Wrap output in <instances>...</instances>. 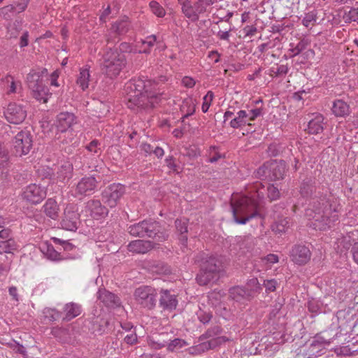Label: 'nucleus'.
Segmentation results:
<instances>
[{"label":"nucleus","mask_w":358,"mask_h":358,"mask_svg":"<svg viewBox=\"0 0 358 358\" xmlns=\"http://www.w3.org/2000/svg\"><path fill=\"white\" fill-rule=\"evenodd\" d=\"M320 187L316 186V179L313 176H306L301 181L299 193L303 198L310 199V208L306 215L315 229L325 230L331 227L338 220L337 201L332 196L321 193Z\"/></svg>","instance_id":"f257e3e1"},{"label":"nucleus","mask_w":358,"mask_h":358,"mask_svg":"<svg viewBox=\"0 0 358 358\" xmlns=\"http://www.w3.org/2000/svg\"><path fill=\"white\" fill-rule=\"evenodd\" d=\"M151 80L142 78L131 79L126 85L127 105L131 110L150 109L160 100L162 94L150 89Z\"/></svg>","instance_id":"f03ea898"},{"label":"nucleus","mask_w":358,"mask_h":358,"mask_svg":"<svg viewBox=\"0 0 358 358\" xmlns=\"http://www.w3.org/2000/svg\"><path fill=\"white\" fill-rule=\"evenodd\" d=\"M261 183L256 184L249 195L241 196L231 204L232 213L235 222L245 224L251 219L261 217L259 213L260 201L264 199V188L259 187Z\"/></svg>","instance_id":"7ed1b4c3"},{"label":"nucleus","mask_w":358,"mask_h":358,"mask_svg":"<svg viewBox=\"0 0 358 358\" xmlns=\"http://www.w3.org/2000/svg\"><path fill=\"white\" fill-rule=\"evenodd\" d=\"M194 261L199 267L195 280L200 286L213 284L222 275L224 271L223 262L217 256L200 252L195 255Z\"/></svg>","instance_id":"20e7f679"},{"label":"nucleus","mask_w":358,"mask_h":358,"mask_svg":"<svg viewBox=\"0 0 358 358\" xmlns=\"http://www.w3.org/2000/svg\"><path fill=\"white\" fill-rule=\"evenodd\" d=\"M128 233L134 237L150 238L157 242H164L169 237L166 230L159 222L146 219L128 227Z\"/></svg>","instance_id":"39448f33"},{"label":"nucleus","mask_w":358,"mask_h":358,"mask_svg":"<svg viewBox=\"0 0 358 358\" xmlns=\"http://www.w3.org/2000/svg\"><path fill=\"white\" fill-rule=\"evenodd\" d=\"M103 61L101 64L102 73L110 78L117 76L126 64L124 54L109 48L103 57Z\"/></svg>","instance_id":"423d86ee"},{"label":"nucleus","mask_w":358,"mask_h":358,"mask_svg":"<svg viewBox=\"0 0 358 358\" xmlns=\"http://www.w3.org/2000/svg\"><path fill=\"white\" fill-rule=\"evenodd\" d=\"M78 123V117L73 113L61 112L57 117L55 120V126L57 128L56 138L61 141L62 143L67 144L71 141L68 139H62V134L71 133L73 127ZM72 135V134H71Z\"/></svg>","instance_id":"0eeeda50"},{"label":"nucleus","mask_w":358,"mask_h":358,"mask_svg":"<svg viewBox=\"0 0 358 358\" xmlns=\"http://www.w3.org/2000/svg\"><path fill=\"white\" fill-rule=\"evenodd\" d=\"M28 87L31 91V94L36 100L46 103L51 93H49L48 87L43 84L42 78H40L39 72L32 70L27 76Z\"/></svg>","instance_id":"6e6552de"},{"label":"nucleus","mask_w":358,"mask_h":358,"mask_svg":"<svg viewBox=\"0 0 358 358\" xmlns=\"http://www.w3.org/2000/svg\"><path fill=\"white\" fill-rule=\"evenodd\" d=\"M157 290L151 286H141L136 289L134 297L143 308L153 309L157 304Z\"/></svg>","instance_id":"1a4fd4ad"},{"label":"nucleus","mask_w":358,"mask_h":358,"mask_svg":"<svg viewBox=\"0 0 358 358\" xmlns=\"http://www.w3.org/2000/svg\"><path fill=\"white\" fill-rule=\"evenodd\" d=\"M101 179L99 176H96L95 175L82 178L75 187L73 196L81 199L83 196L93 194L96 190Z\"/></svg>","instance_id":"9d476101"},{"label":"nucleus","mask_w":358,"mask_h":358,"mask_svg":"<svg viewBox=\"0 0 358 358\" xmlns=\"http://www.w3.org/2000/svg\"><path fill=\"white\" fill-rule=\"evenodd\" d=\"M178 3L185 16L194 22L199 20V15L204 13L208 6L206 0H197L193 4L189 0H178Z\"/></svg>","instance_id":"9b49d317"},{"label":"nucleus","mask_w":358,"mask_h":358,"mask_svg":"<svg viewBox=\"0 0 358 358\" xmlns=\"http://www.w3.org/2000/svg\"><path fill=\"white\" fill-rule=\"evenodd\" d=\"M32 135L29 131H20L13 140V152L16 156L27 155L32 148Z\"/></svg>","instance_id":"f8f14e48"},{"label":"nucleus","mask_w":358,"mask_h":358,"mask_svg":"<svg viewBox=\"0 0 358 358\" xmlns=\"http://www.w3.org/2000/svg\"><path fill=\"white\" fill-rule=\"evenodd\" d=\"M124 185L120 183H113L108 185L102 192L103 201L109 207H115L120 199L125 194Z\"/></svg>","instance_id":"ddd939ff"},{"label":"nucleus","mask_w":358,"mask_h":358,"mask_svg":"<svg viewBox=\"0 0 358 358\" xmlns=\"http://www.w3.org/2000/svg\"><path fill=\"white\" fill-rule=\"evenodd\" d=\"M109 324L108 319L101 314L92 313L85 320V327L94 334L101 335L106 332Z\"/></svg>","instance_id":"4468645a"},{"label":"nucleus","mask_w":358,"mask_h":358,"mask_svg":"<svg viewBox=\"0 0 358 358\" xmlns=\"http://www.w3.org/2000/svg\"><path fill=\"white\" fill-rule=\"evenodd\" d=\"M73 176V167L72 163L70 162H64L59 166H58L56 173H53L51 169H47V173L45 177L53 176V180L57 182H60L66 185Z\"/></svg>","instance_id":"2eb2a0df"},{"label":"nucleus","mask_w":358,"mask_h":358,"mask_svg":"<svg viewBox=\"0 0 358 358\" xmlns=\"http://www.w3.org/2000/svg\"><path fill=\"white\" fill-rule=\"evenodd\" d=\"M80 224V214L74 209L73 206H67L64 209L62 227L66 230L76 231Z\"/></svg>","instance_id":"dca6fc26"},{"label":"nucleus","mask_w":358,"mask_h":358,"mask_svg":"<svg viewBox=\"0 0 358 358\" xmlns=\"http://www.w3.org/2000/svg\"><path fill=\"white\" fill-rule=\"evenodd\" d=\"M22 197L31 203L37 204L46 197V191L36 184H31L24 189Z\"/></svg>","instance_id":"f3484780"},{"label":"nucleus","mask_w":358,"mask_h":358,"mask_svg":"<svg viewBox=\"0 0 358 358\" xmlns=\"http://www.w3.org/2000/svg\"><path fill=\"white\" fill-rule=\"evenodd\" d=\"M4 115L10 123L20 124L22 123L27 116V112L20 105L15 103H10L8 104Z\"/></svg>","instance_id":"a211bd4d"},{"label":"nucleus","mask_w":358,"mask_h":358,"mask_svg":"<svg viewBox=\"0 0 358 358\" xmlns=\"http://www.w3.org/2000/svg\"><path fill=\"white\" fill-rule=\"evenodd\" d=\"M292 261L299 265H304L310 259L311 252L304 245H295L290 251Z\"/></svg>","instance_id":"6ab92c4d"},{"label":"nucleus","mask_w":358,"mask_h":358,"mask_svg":"<svg viewBox=\"0 0 358 358\" xmlns=\"http://www.w3.org/2000/svg\"><path fill=\"white\" fill-rule=\"evenodd\" d=\"M85 208L90 216L96 220L105 217L108 214V208L98 199H90L85 204Z\"/></svg>","instance_id":"aec40b11"},{"label":"nucleus","mask_w":358,"mask_h":358,"mask_svg":"<svg viewBox=\"0 0 358 358\" xmlns=\"http://www.w3.org/2000/svg\"><path fill=\"white\" fill-rule=\"evenodd\" d=\"M159 306L164 310L172 311L178 305V299L175 294H172L168 289H162L159 291Z\"/></svg>","instance_id":"412c9836"},{"label":"nucleus","mask_w":358,"mask_h":358,"mask_svg":"<svg viewBox=\"0 0 358 358\" xmlns=\"http://www.w3.org/2000/svg\"><path fill=\"white\" fill-rule=\"evenodd\" d=\"M157 245L158 244L155 242L138 239L131 241L127 248L130 252L145 254L157 248Z\"/></svg>","instance_id":"4be33fe9"},{"label":"nucleus","mask_w":358,"mask_h":358,"mask_svg":"<svg viewBox=\"0 0 358 358\" xmlns=\"http://www.w3.org/2000/svg\"><path fill=\"white\" fill-rule=\"evenodd\" d=\"M268 178L271 180H280L284 178L286 163L283 160L279 162L277 161L268 162Z\"/></svg>","instance_id":"5701e85b"},{"label":"nucleus","mask_w":358,"mask_h":358,"mask_svg":"<svg viewBox=\"0 0 358 358\" xmlns=\"http://www.w3.org/2000/svg\"><path fill=\"white\" fill-rule=\"evenodd\" d=\"M97 299L102 302L104 306L109 308L119 307L121 304L120 298L106 289H99Z\"/></svg>","instance_id":"b1692460"},{"label":"nucleus","mask_w":358,"mask_h":358,"mask_svg":"<svg viewBox=\"0 0 358 358\" xmlns=\"http://www.w3.org/2000/svg\"><path fill=\"white\" fill-rule=\"evenodd\" d=\"M188 220L186 218H177L175 220L176 233L180 244L187 248L188 240Z\"/></svg>","instance_id":"393cba45"},{"label":"nucleus","mask_w":358,"mask_h":358,"mask_svg":"<svg viewBox=\"0 0 358 358\" xmlns=\"http://www.w3.org/2000/svg\"><path fill=\"white\" fill-rule=\"evenodd\" d=\"M41 251L50 259L53 261H59L62 260L64 258L61 256V252L59 250H61V248L57 247L56 250L54 246L49 243L48 241H45L42 243L40 245Z\"/></svg>","instance_id":"a878e982"},{"label":"nucleus","mask_w":358,"mask_h":358,"mask_svg":"<svg viewBox=\"0 0 358 358\" xmlns=\"http://www.w3.org/2000/svg\"><path fill=\"white\" fill-rule=\"evenodd\" d=\"M173 338L171 332H162L152 336L150 341L152 348L161 349L165 346L168 347L169 341Z\"/></svg>","instance_id":"bb28decb"},{"label":"nucleus","mask_w":358,"mask_h":358,"mask_svg":"<svg viewBox=\"0 0 358 358\" xmlns=\"http://www.w3.org/2000/svg\"><path fill=\"white\" fill-rule=\"evenodd\" d=\"M17 250V245L14 239L8 238L6 241H0V254L6 253V258L12 262L14 254L13 252Z\"/></svg>","instance_id":"cd10ccee"},{"label":"nucleus","mask_w":358,"mask_h":358,"mask_svg":"<svg viewBox=\"0 0 358 358\" xmlns=\"http://www.w3.org/2000/svg\"><path fill=\"white\" fill-rule=\"evenodd\" d=\"M324 117L322 115H317L310 120L308 124V131L311 134H320L324 130Z\"/></svg>","instance_id":"c85d7f7f"},{"label":"nucleus","mask_w":358,"mask_h":358,"mask_svg":"<svg viewBox=\"0 0 358 358\" xmlns=\"http://www.w3.org/2000/svg\"><path fill=\"white\" fill-rule=\"evenodd\" d=\"M45 214L52 220H57L59 217V206L53 199H48L43 206Z\"/></svg>","instance_id":"c756f323"},{"label":"nucleus","mask_w":358,"mask_h":358,"mask_svg":"<svg viewBox=\"0 0 358 358\" xmlns=\"http://www.w3.org/2000/svg\"><path fill=\"white\" fill-rule=\"evenodd\" d=\"M331 110L336 117H345L350 113L349 105L342 99L335 100Z\"/></svg>","instance_id":"7c9ffc66"},{"label":"nucleus","mask_w":358,"mask_h":358,"mask_svg":"<svg viewBox=\"0 0 358 358\" xmlns=\"http://www.w3.org/2000/svg\"><path fill=\"white\" fill-rule=\"evenodd\" d=\"M64 310L66 313L64 319L69 321L80 314L81 306L78 303L71 302L65 305Z\"/></svg>","instance_id":"2f4dec72"},{"label":"nucleus","mask_w":358,"mask_h":358,"mask_svg":"<svg viewBox=\"0 0 358 358\" xmlns=\"http://www.w3.org/2000/svg\"><path fill=\"white\" fill-rule=\"evenodd\" d=\"M323 350L322 343L319 341H314L308 349L303 352L304 356L308 358H315L321 355Z\"/></svg>","instance_id":"473e14b6"},{"label":"nucleus","mask_w":358,"mask_h":358,"mask_svg":"<svg viewBox=\"0 0 358 358\" xmlns=\"http://www.w3.org/2000/svg\"><path fill=\"white\" fill-rule=\"evenodd\" d=\"M343 20L345 23L356 22L358 24V7H347L345 8Z\"/></svg>","instance_id":"72a5a7b5"},{"label":"nucleus","mask_w":358,"mask_h":358,"mask_svg":"<svg viewBox=\"0 0 358 358\" xmlns=\"http://www.w3.org/2000/svg\"><path fill=\"white\" fill-rule=\"evenodd\" d=\"M248 114L245 110H239L237 113V116L232 119L230 122V126L232 128L237 129L247 124V117Z\"/></svg>","instance_id":"f704fd0d"},{"label":"nucleus","mask_w":358,"mask_h":358,"mask_svg":"<svg viewBox=\"0 0 358 358\" xmlns=\"http://www.w3.org/2000/svg\"><path fill=\"white\" fill-rule=\"evenodd\" d=\"M130 28V23L127 17L124 20L115 22L111 27V29L118 35L125 34L128 32Z\"/></svg>","instance_id":"c9c22d12"},{"label":"nucleus","mask_w":358,"mask_h":358,"mask_svg":"<svg viewBox=\"0 0 358 358\" xmlns=\"http://www.w3.org/2000/svg\"><path fill=\"white\" fill-rule=\"evenodd\" d=\"M245 287L248 291V294H250V297H253L255 294L260 293L262 289L257 278L250 279L247 282Z\"/></svg>","instance_id":"e433bc0d"},{"label":"nucleus","mask_w":358,"mask_h":358,"mask_svg":"<svg viewBox=\"0 0 358 358\" xmlns=\"http://www.w3.org/2000/svg\"><path fill=\"white\" fill-rule=\"evenodd\" d=\"M245 287H234L229 289L230 296L236 301H239L241 299L250 298V294H248Z\"/></svg>","instance_id":"4c0bfd02"},{"label":"nucleus","mask_w":358,"mask_h":358,"mask_svg":"<svg viewBox=\"0 0 358 358\" xmlns=\"http://www.w3.org/2000/svg\"><path fill=\"white\" fill-rule=\"evenodd\" d=\"M90 71L87 69H80L79 76L77 78V84L82 88L83 90L87 89L89 86L90 81Z\"/></svg>","instance_id":"58836bf2"},{"label":"nucleus","mask_w":358,"mask_h":358,"mask_svg":"<svg viewBox=\"0 0 358 358\" xmlns=\"http://www.w3.org/2000/svg\"><path fill=\"white\" fill-rule=\"evenodd\" d=\"M181 110L182 112H186V113L182 117V121L184 122L185 118H187L189 116L194 113L195 104L192 99H185L181 106Z\"/></svg>","instance_id":"ea45409f"},{"label":"nucleus","mask_w":358,"mask_h":358,"mask_svg":"<svg viewBox=\"0 0 358 358\" xmlns=\"http://www.w3.org/2000/svg\"><path fill=\"white\" fill-rule=\"evenodd\" d=\"M285 150V145L282 143H273L269 145L266 151L270 157L280 155Z\"/></svg>","instance_id":"a19ab883"},{"label":"nucleus","mask_w":358,"mask_h":358,"mask_svg":"<svg viewBox=\"0 0 358 358\" xmlns=\"http://www.w3.org/2000/svg\"><path fill=\"white\" fill-rule=\"evenodd\" d=\"M230 339L226 336H217L205 342L208 350L215 349L222 343L229 341Z\"/></svg>","instance_id":"79ce46f5"},{"label":"nucleus","mask_w":358,"mask_h":358,"mask_svg":"<svg viewBox=\"0 0 358 358\" xmlns=\"http://www.w3.org/2000/svg\"><path fill=\"white\" fill-rule=\"evenodd\" d=\"M187 345V342L181 338L171 339L167 347L169 351H176L181 349L182 347Z\"/></svg>","instance_id":"37998d69"},{"label":"nucleus","mask_w":358,"mask_h":358,"mask_svg":"<svg viewBox=\"0 0 358 358\" xmlns=\"http://www.w3.org/2000/svg\"><path fill=\"white\" fill-rule=\"evenodd\" d=\"M222 331V329L220 326L215 325L209 329L200 336V339H206V338H213L214 336L220 335Z\"/></svg>","instance_id":"c03bdc74"},{"label":"nucleus","mask_w":358,"mask_h":358,"mask_svg":"<svg viewBox=\"0 0 358 358\" xmlns=\"http://www.w3.org/2000/svg\"><path fill=\"white\" fill-rule=\"evenodd\" d=\"M150 7L152 12L159 17H162L166 14L164 8L157 1H150Z\"/></svg>","instance_id":"a18cd8bd"},{"label":"nucleus","mask_w":358,"mask_h":358,"mask_svg":"<svg viewBox=\"0 0 358 358\" xmlns=\"http://www.w3.org/2000/svg\"><path fill=\"white\" fill-rule=\"evenodd\" d=\"M15 10V7L12 4L8 5L0 8V16L6 20L12 18L13 13Z\"/></svg>","instance_id":"49530a36"},{"label":"nucleus","mask_w":358,"mask_h":358,"mask_svg":"<svg viewBox=\"0 0 358 358\" xmlns=\"http://www.w3.org/2000/svg\"><path fill=\"white\" fill-rule=\"evenodd\" d=\"M7 345L10 349L14 350L16 353H18V354H20L21 355H22L23 357H24V358L27 357V353L25 348L22 345L20 344L19 343H17L16 341H13L10 343H8Z\"/></svg>","instance_id":"de8ad7c7"},{"label":"nucleus","mask_w":358,"mask_h":358,"mask_svg":"<svg viewBox=\"0 0 358 358\" xmlns=\"http://www.w3.org/2000/svg\"><path fill=\"white\" fill-rule=\"evenodd\" d=\"M280 191L274 185L269 184L267 187V196L271 201L276 200L280 198Z\"/></svg>","instance_id":"09e8293b"},{"label":"nucleus","mask_w":358,"mask_h":358,"mask_svg":"<svg viewBox=\"0 0 358 358\" xmlns=\"http://www.w3.org/2000/svg\"><path fill=\"white\" fill-rule=\"evenodd\" d=\"M271 75L275 77L285 76L288 73V67L287 65H280L276 68L272 67L270 69Z\"/></svg>","instance_id":"8fccbe9b"},{"label":"nucleus","mask_w":358,"mask_h":358,"mask_svg":"<svg viewBox=\"0 0 358 358\" xmlns=\"http://www.w3.org/2000/svg\"><path fill=\"white\" fill-rule=\"evenodd\" d=\"M253 240L250 237H245L240 244V248L243 250V252H250L253 249Z\"/></svg>","instance_id":"3c124183"},{"label":"nucleus","mask_w":358,"mask_h":358,"mask_svg":"<svg viewBox=\"0 0 358 358\" xmlns=\"http://www.w3.org/2000/svg\"><path fill=\"white\" fill-rule=\"evenodd\" d=\"M196 315L199 320L203 324L208 323L210 321L211 318L213 317V315L211 313L205 312L201 309H200L197 312Z\"/></svg>","instance_id":"603ef678"},{"label":"nucleus","mask_w":358,"mask_h":358,"mask_svg":"<svg viewBox=\"0 0 358 358\" xmlns=\"http://www.w3.org/2000/svg\"><path fill=\"white\" fill-rule=\"evenodd\" d=\"M308 308L310 312L317 313L321 312L322 305L318 301L312 299L308 302Z\"/></svg>","instance_id":"864d4df0"},{"label":"nucleus","mask_w":358,"mask_h":358,"mask_svg":"<svg viewBox=\"0 0 358 358\" xmlns=\"http://www.w3.org/2000/svg\"><path fill=\"white\" fill-rule=\"evenodd\" d=\"M255 176L257 178L266 177L268 178V162L264 163L262 166H260L256 171Z\"/></svg>","instance_id":"5fc2aeb1"},{"label":"nucleus","mask_w":358,"mask_h":358,"mask_svg":"<svg viewBox=\"0 0 358 358\" xmlns=\"http://www.w3.org/2000/svg\"><path fill=\"white\" fill-rule=\"evenodd\" d=\"M316 14L314 12H309L305 15V17L302 20V24L306 27H308L311 22L316 21Z\"/></svg>","instance_id":"6e6d98bb"},{"label":"nucleus","mask_w":358,"mask_h":358,"mask_svg":"<svg viewBox=\"0 0 358 358\" xmlns=\"http://www.w3.org/2000/svg\"><path fill=\"white\" fill-rule=\"evenodd\" d=\"M277 281L275 279L265 280L263 285L265 287L266 292H274L276 289Z\"/></svg>","instance_id":"4d7b16f0"},{"label":"nucleus","mask_w":358,"mask_h":358,"mask_svg":"<svg viewBox=\"0 0 358 358\" xmlns=\"http://www.w3.org/2000/svg\"><path fill=\"white\" fill-rule=\"evenodd\" d=\"M206 345V343H201L190 349V354L192 355H199L201 354L206 351H208V348Z\"/></svg>","instance_id":"13d9d810"},{"label":"nucleus","mask_w":358,"mask_h":358,"mask_svg":"<svg viewBox=\"0 0 358 358\" xmlns=\"http://www.w3.org/2000/svg\"><path fill=\"white\" fill-rule=\"evenodd\" d=\"M100 145V143L97 140H93L87 146L86 149L91 152H94L95 154L100 153V148H98V145Z\"/></svg>","instance_id":"bf43d9fd"},{"label":"nucleus","mask_w":358,"mask_h":358,"mask_svg":"<svg viewBox=\"0 0 358 358\" xmlns=\"http://www.w3.org/2000/svg\"><path fill=\"white\" fill-rule=\"evenodd\" d=\"M350 234H352V232L348 233L347 236H343L340 241L341 245L345 250H348L350 246L352 247L353 245L351 241V236L350 235Z\"/></svg>","instance_id":"052dcab7"},{"label":"nucleus","mask_w":358,"mask_h":358,"mask_svg":"<svg viewBox=\"0 0 358 358\" xmlns=\"http://www.w3.org/2000/svg\"><path fill=\"white\" fill-rule=\"evenodd\" d=\"M243 31L245 34V36L252 37L256 34L257 29L255 25H248L243 29Z\"/></svg>","instance_id":"680f3d73"},{"label":"nucleus","mask_w":358,"mask_h":358,"mask_svg":"<svg viewBox=\"0 0 358 358\" xmlns=\"http://www.w3.org/2000/svg\"><path fill=\"white\" fill-rule=\"evenodd\" d=\"M124 341L128 345H134L138 341L137 335H136V334L134 331H132L131 334H127L124 337Z\"/></svg>","instance_id":"e2e57ef3"},{"label":"nucleus","mask_w":358,"mask_h":358,"mask_svg":"<svg viewBox=\"0 0 358 358\" xmlns=\"http://www.w3.org/2000/svg\"><path fill=\"white\" fill-rule=\"evenodd\" d=\"M306 48V43L301 41H300L294 48L292 49V52L294 53V56L298 55Z\"/></svg>","instance_id":"0e129e2a"},{"label":"nucleus","mask_w":358,"mask_h":358,"mask_svg":"<svg viewBox=\"0 0 358 358\" xmlns=\"http://www.w3.org/2000/svg\"><path fill=\"white\" fill-rule=\"evenodd\" d=\"M155 271L159 273H168L170 272V269L167 264H165L163 262H159L156 265Z\"/></svg>","instance_id":"69168bd1"},{"label":"nucleus","mask_w":358,"mask_h":358,"mask_svg":"<svg viewBox=\"0 0 358 358\" xmlns=\"http://www.w3.org/2000/svg\"><path fill=\"white\" fill-rule=\"evenodd\" d=\"M167 166L173 170L174 172L178 173V166L174 162L173 157H169L166 159Z\"/></svg>","instance_id":"338daca9"},{"label":"nucleus","mask_w":358,"mask_h":358,"mask_svg":"<svg viewBox=\"0 0 358 358\" xmlns=\"http://www.w3.org/2000/svg\"><path fill=\"white\" fill-rule=\"evenodd\" d=\"M351 253L354 262L358 264V241L353 243L352 247L351 248Z\"/></svg>","instance_id":"774afa93"}]
</instances>
